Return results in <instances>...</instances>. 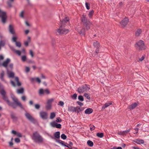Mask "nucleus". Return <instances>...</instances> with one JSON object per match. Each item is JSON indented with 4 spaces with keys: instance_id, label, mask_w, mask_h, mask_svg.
<instances>
[{
    "instance_id": "59",
    "label": "nucleus",
    "mask_w": 149,
    "mask_h": 149,
    "mask_svg": "<svg viewBox=\"0 0 149 149\" xmlns=\"http://www.w3.org/2000/svg\"><path fill=\"white\" fill-rule=\"evenodd\" d=\"M35 107L36 109H39L40 107V106L39 104H35Z\"/></svg>"
},
{
    "instance_id": "44",
    "label": "nucleus",
    "mask_w": 149,
    "mask_h": 149,
    "mask_svg": "<svg viewBox=\"0 0 149 149\" xmlns=\"http://www.w3.org/2000/svg\"><path fill=\"white\" fill-rule=\"evenodd\" d=\"M50 94V91L48 89L44 90V94Z\"/></svg>"
},
{
    "instance_id": "32",
    "label": "nucleus",
    "mask_w": 149,
    "mask_h": 149,
    "mask_svg": "<svg viewBox=\"0 0 149 149\" xmlns=\"http://www.w3.org/2000/svg\"><path fill=\"white\" fill-rule=\"evenodd\" d=\"M94 13V11L93 10H91L89 11L88 16L90 18H91L93 15Z\"/></svg>"
},
{
    "instance_id": "26",
    "label": "nucleus",
    "mask_w": 149,
    "mask_h": 149,
    "mask_svg": "<svg viewBox=\"0 0 149 149\" xmlns=\"http://www.w3.org/2000/svg\"><path fill=\"white\" fill-rule=\"evenodd\" d=\"M8 77L10 78H13L14 76V74L12 72H8Z\"/></svg>"
},
{
    "instance_id": "34",
    "label": "nucleus",
    "mask_w": 149,
    "mask_h": 149,
    "mask_svg": "<svg viewBox=\"0 0 149 149\" xmlns=\"http://www.w3.org/2000/svg\"><path fill=\"white\" fill-rule=\"evenodd\" d=\"M14 0H8L7 2V4L8 6L11 7L12 6V3L13 2Z\"/></svg>"
},
{
    "instance_id": "41",
    "label": "nucleus",
    "mask_w": 149,
    "mask_h": 149,
    "mask_svg": "<svg viewBox=\"0 0 149 149\" xmlns=\"http://www.w3.org/2000/svg\"><path fill=\"white\" fill-rule=\"evenodd\" d=\"M84 96L85 97H86L88 99L90 100V97L89 95L86 93H84Z\"/></svg>"
},
{
    "instance_id": "48",
    "label": "nucleus",
    "mask_w": 149,
    "mask_h": 149,
    "mask_svg": "<svg viewBox=\"0 0 149 149\" xmlns=\"http://www.w3.org/2000/svg\"><path fill=\"white\" fill-rule=\"evenodd\" d=\"M69 20V18L68 17H66L65 18L63 19V21L65 22H68Z\"/></svg>"
},
{
    "instance_id": "55",
    "label": "nucleus",
    "mask_w": 149,
    "mask_h": 149,
    "mask_svg": "<svg viewBox=\"0 0 149 149\" xmlns=\"http://www.w3.org/2000/svg\"><path fill=\"white\" fill-rule=\"evenodd\" d=\"M22 99L24 101H25L26 99V97L24 95L22 96L21 97Z\"/></svg>"
},
{
    "instance_id": "20",
    "label": "nucleus",
    "mask_w": 149,
    "mask_h": 149,
    "mask_svg": "<svg viewBox=\"0 0 149 149\" xmlns=\"http://www.w3.org/2000/svg\"><path fill=\"white\" fill-rule=\"evenodd\" d=\"M93 110L91 108H88L86 109L85 111V113L86 114H90L92 113Z\"/></svg>"
},
{
    "instance_id": "5",
    "label": "nucleus",
    "mask_w": 149,
    "mask_h": 149,
    "mask_svg": "<svg viewBox=\"0 0 149 149\" xmlns=\"http://www.w3.org/2000/svg\"><path fill=\"white\" fill-rule=\"evenodd\" d=\"M56 31L59 34H65L68 33L69 31L68 29L62 28V26H61Z\"/></svg>"
},
{
    "instance_id": "62",
    "label": "nucleus",
    "mask_w": 149,
    "mask_h": 149,
    "mask_svg": "<svg viewBox=\"0 0 149 149\" xmlns=\"http://www.w3.org/2000/svg\"><path fill=\"white\" fill-rule=\"evenodd\" d=\"M77 103L80 106H82L83 105V104L81 102L79 101H77Z\"/></svg>"
},
{
    "instance_id": "53",
    "label": "nucleus",
    "mask_w": 149,
    "mask_h": 149,
    "mask_svg": "<svg viewBox=\"0 0 149 149\" xmlns=\"http://www.w3.org/2000/svg\"><path fill=\"white\" fill-rule=\"evenodd\" d=\"M56 127L58 128H61V125L60 124L57 123Z\"/></svg>"
},
{
    "instance_id": "23",
    "label": "nucleus",
    "mask_w": 149,
    "mask_h": 149,
    "mask_svg": "<svg viewBox=\"0 0 149 149\" xmlns=\"http://www.w3.org/2000/svg\"><path fill=\"white\" fill-rule=\"evenodd\" d=\"M137 104L136 103H133L132 104L130 105L129 107V109H132L135 108Z\"/></svg>"
},
{
    "instance_id": "22",
    "label": "nucleus",
    "mask_w": 149,
    "mask_h": 149,
    "mask_svg": "<svg viewBox=\"0 0 149 149\" xmlns=\"http://www.w3.org/2000/svg\"><path fill=\"white\" fill-rule=\"evenodd\" d=\"M54 137L57 139H58L60 137V132L59 131L56 132L54 134Z\"/></svg>"
},
{
    "instance_id": "24",
    "label": "nucleus",
    "mask_w": 149,
    "mask_h": 149,
    "mask_svg": "<svg viewBox=\"0 0 149 149\" xmlns=\"http://www.w3.org/2000/svg\"><path fill=\"white\" fill-rule=\"evenodd\" d=\"M15 81H16L17 85L18 86H20L21 85V83L19 81V78L17 77H15Z\"/></svg>"
},
{
    "instance_id": "7",
    "label": "nucleus",
    "mask_w": 149,
    "mask_h": 149,
    "mask_svg": "<svg viewBox=\"0 0 149 149\" xmlns=\"http://www.w3.org/2000/svg\"><path fill=\"white\" fill-rule=\"evenodd\" d=\"M54 101L53 98H51L48 100L46 102V108L47 110H50L52 107V103Z\"/></svg>"
},
{
    "instance_id": "9",
    "label": "nucleus",
    "mask_w": 149,
    "mask_h": 149,
    "mask_svg": "<svg viewBox=\"0 0 149 149\" xmlns=\"http://www.w3.org/2000/svg\"><path fill=\"white\" fill-rule=\"evenodd\" d=\"M75 29L81 35H85V31L84 28H81L80 26H78L75 28Z\"/></svg>"
},
{
    "instance_id": "13",
    "label": "nucleus",
    "mask_w": 149,
    "mask_h": 149,
    "mask_svg": "<svg viewBox=\"0 0 149 149\" xmlns=\"http://www.w3.org/2000/svg\"><path fill=\"white\" fill-rule=\"evenodd\" d=\"M10 59L9 58H7L6 59V60L4 61L2 63H0V65H1L6 68H7L8 64L10 62Z\"/></svg>"
},
{
    "instance_id": "12",
    "label": "nucleus",
    "mask_w": 149,
    "mask_h": 149,
    "mask_svg": "<svg viewBox=\"0 0 149 149\" xmlns=\"http://www.w3.org/2000/svg\"><path fill=\"white\" fill-rule=\"evenodd\" d=\"M40 117L43 119H46L47 118L48 114L45 111H42L40 113Z\"/></svg>"
},
{
    "instance_id": "37",
    "label": "nucleus",
    "mask_w": 149,
    "mask_h": 149,
    "mask_svg": "<svg viewBox=\"0 0 149 149\" xmlns=\"http://www.w3.org/2000/svg\"><path fill=\"white\" fill-rule=\"evenodd\" d=\"M57 123L55 121H53L50 123V125L52 127H56Z\"/></svg>"
},
{
    "instance_id": "33",
    "label": "nucleus",
    "mask_w": 149,
    "mask_h": 149,
    "mask_svg": "<svg viewBox=\"0 0 149 149\" xmlns=\"http://www.w3.org/2000/svg\"><path fill=\"white\" fill-rule=\"evenodd\" d=\"M87 143L88 145L92 147L93 146V142L90 141V140H88L87 142Z\"/></svg>"
},
{
    "instance_id": "15",
    "label": "nucleus",
    "mask_w": 149,
    "mask_h": 149,
    "mask_svg": "<svg viewBox=\"0 0 149 149\" xmlns=\"http://www.w3.org/2000/svg\"><path fill=\"white\" fill-rule=\"evenodd\" d=\"M9 30L11 33L12 34H14L15 33L13 26L10 24L9 26Z\"/></svg>"
},
{
    "instance_id": "27",
    "label": "nucleus",
    "mask_w": 149,
    "mask_h": 149,
    "mask_svg": "<svg viewBox=\"0 0 149 149\" xmlns=\"http://www.w3.org/2000/svg\"><path fill=\"white\" fill-rule=\"evenodd\" d=\"M136 143L138 144H143L144 143V141L142 139H137L136 140Z\"/></svg>"
},
{
    "instance_id": "1",
    "label": "nucleus",
    "mask_w": 149,
    "mask_h": 149,
    "mask_svg": "<svg viewBox=\"0 0 149 149\" xmlns=\"http://www.w3.org/2000/svg\"><path fill=\"white\" fill-rule=\"evenodd\" d=\"M32 138L34 141L36 143H42L43 141V139L42 136L37 132L33 133Z\"/></svg>"
},
{
    "instance_id": "51",
    "label": "nucleus",
    "mask_w": 149,
    "mask_h": 149,
    "mask_svg": "<svg viewBox=\"0 0 149 149\" xmlns=\"http://www.w3.org/2000/svg\"><path fill=\"white\" fill-rule=\"evenodd\" d=\"M77 95L75 93L72 96V97L74 99L76 100L77 99Z\"/></svg>"
},
{
    "instance_id": "35",
    "label": "nucleus",
    "mask_w": 149,
    "mask_h": 149,
    "mask_svg": "<svg viewBox=\"0 0 149 149\" xmlns=\"http://www.w3.org/2000/svg\"><path fill=\"white\" fill-rule=\"evenodd\" d=\"M4 75V72L3 71L0 74V78L1 79L2 81H4V80L3 78V76Z\"/></svg>"
},
{
    "instance_id": "28",
    "label": "nucleus",
    "mask_w": 149,
    "mask_h": 149,
    "mask_svg": "<svg viewBox=\"0 0 149 149\" xmlns=\"http://www.w3.org/2000/svg\"><path fill=\"white\" fill-rule=\"evenodd\" d=\"M24 92V89L23 88H21L17 90V93L18 94H22Z\"/></svg>"
},
{
    "instance_id": "30",
    "label": "nucleus",
    "mask_w": 149,
    "mask_h": 149,
    "mask_svg": "<svg viewBox=\"0 0 149 149\" xmlns=\"http://www.w3.org/2000/svg\"><path fill=\"white\" fill-rule=\"evenodd\" d=\"M96 136L98 137L102 138L104 136V134L103 133H97L96 134Z\"/></svg>"
},
{
    "instance_id": "31",
    "label": "nucleus",
    "mask_w": 149,
    "mask_h": 149,
    "mask_svg": "<svg viewBox=\"0 0 149 149\" xmlns=\"http://www.w3.org/2000/svg\"><path fill=\"white\" fill-rule=\"evenodd\" d=\"M141 32V29H138L136 33V36H139Z\"/></svg>"
},
{
    "instance_id": "4",
    "label": "nucleus",
    "mask_w": 149,
    "mask_h": 149,
    "mask_svg": "<svg viewBox=\"0 0 149 149\" xmlns=\"http://www.w3.org/2000/svg\"><path fill=\"white\" fill-rule=\"evenodd\" d=\"M90 89L88 85H85L84 86L80 87L78 89V92L80 93H82L84 92L88 91Z\"/></svg>"
},
{
    "instance_id": "14",
    "label": "nucleus",
    "mask_w": 149,
    "mask_h": 149,
    "mask_svg": "<svg viewBox=\"0 0 149 149\" xmlns=\"http://www.w3.org/2000/svg\"><path fill=\"white\" fill-rule=\"evenodd\" d=\"M25 116L26 118L29 120L31 121H33L34 120V118L31 115L28 113H26L25 114Z\"/></svg>"
},
{
    "instance_id": "40",
    "label": "nucleus",
    "mask_w": 149,
    "mask_h": 149,
    "mask_svg": "<svg viewBox=\"0 0 149 149\" xmlns=\"http://www.w3.org/2000/svg\"><path fill=\"white\" fill-rule=\"evenodd\" d=\"M5 42L3 40L0 41V45L1 47H3L5 45Z\"/></svg>"
},
{
    "instance_id": "11",
    "label": "nucleus",
    "mask_w": 149,
    "mask_h": 149,
    "mask_svg": "<svg viewBox=\"0 0 149 149\" xmlns=\"http://www.w3.org/2000/svg\"><path fill=\"white\" fill-rule=\"evenodd\" d=\"M129 19L127 17H125L120 23L122 27H125L127 24Z\"/></svg>"
},
{
    "instance_id": "64",
    "label": "nucleus",
    "mask_w": 149,
    "mask_h": 149,
    "mask_svg": "<svg viewBox=\"0 0 149 149\" xmlns=\"http://www.w3.org/2000/svg\"><path fill=\"white\" fill-rule=\"evenodd\" d=\"M10 82L12 84V85L14 87H15L16 86V85L14 82L13 81H10Z\"/></svg>"
},
{
    "instance_id": "19",
    "label": "nucleus",
    "mask_w": 149,
    "mask_h": 149,
    "mask_svg": "<svg viewBox=\"0 0 149 149\" xmlns=\"http://www.w3.org/2000/svg\"><path fill=\"white\" fill-rule=\"evenodd\" d=\"M31 80L32 82H34L35 81H36L39 84L41 82V81L40 79L38 77L31 78Z\"/></svg>"
},
{
    "instance_id": "57",
    "label": "nucleus",
    "mask_w": 149,
    "mask_h": 149,
    "mask_svg": "<svg viewBox=\"0 0 149 149\" xmlns=\"http://www.w3.org/2000/svg\"><path fill=\"white\" fill-rule=\"evenodd\" d=\"M16 135H17V136L19 137H21L22 136V134L19 132H17Z\"/></svg>"
},
{
    "instance_id": "43",
    "label": "nucleus",
    "mask_w": 149,
    "mask_h": 149,
    "mask_svg": "<svg viewBox=\"0 0 149 149\" xmlns=\"http://www.w3.org/2000/svg\"><path fill=\"white\" fill-rule=\"evenodd\" d=\"M15 44L16 46L20 47H21V43L19 42H16Z\"/></svg>"
},
{
    "instance_id": "46",
    "label": "nucleus",
    "mask_w": 149,
    "mask_h": 149,
    "mask_svg": "<svg viewBox=\"0 0 149 149\" xmlns=\"http://www.w3.org/2000/svg\"><path fill=\"white\" fill-rule=\"evenodd\" d=\"M130 129H129L127 130L123 131L124 135H126V134L128 133V132H130Z\"/></svg>"
},
{
    "instance_id": "58",
    "label": "nucleus",
    "mask_w": 149,
    "mask_h": 149,
    "mask_svg": "<svg viewBox=\"0 0 149 149\" xmlns=\"http://www.w3.org/2000/svg\"><path fill=\"white\" fill-rule=\"evenodd\" d=\"M145 58V56H143L141 57L140 58H139V61H143L144 59Z\"/></svg>"
},
{
    "instance_id": "63",
    "label": "nucleus",
    "mask_w": 149,
    "mask_h": 149,
    "mask_svg": "<svg viewBox=\"0 0 149 149\" xmlns=\"http://www.w3.org/2000/svg\"><path fill=\"white\" fill-rule=\"evenodd\" d=\"M24 12L22 11L20 14V17L22 18H23L24 17Z\"/></svg>"
},
{
    "instance_id": "36",
    "label": "nucleus",
    "mask_w": 149,
    "mask_h": 149,
    "mask_svg": "<svg viewBox=\"0 0 149 149\" xmlns=\"http://www.w3.org/2000/svg\"><path fill=\"white\" fill-rule=\"evenodd\" d=\"M55 116L56 115L54 112L51 113L50 115V118L52 119L55 117Z\"/></svg>"
},
{
    "instance_id": "29",
    "label": "nucleus",
    "mask_w": 149,
    "mask_h": 149,
    "mask_svg": "<svg viewBox=\"0 0 149 149\" xmlns=\"http://www.w3.org/2000/svg\"><path fill=\"white\" fill-rule=\"evenodd\" d=\"M38 93L40 95L44 94V90L42 88H41L39 90Z\"/></svg>"
},
{
    "instance_id": "8",
    "label": "nucleus",
    "mask_w": 149,
    "mask_h": 149,
    "mask_svg": "<svg viewBox=\"0 0 149 149\" xmlns=\"http://www.w3.org/2000/svg\"><path fill=\"white\" fill-rule=\"evenodd\" d=\"M0 17L1 18L2 22L5 23L6 22L7 16L6 13L4 12L1 11L0 10Z\"/></svg>"
},
{
    "instance_id": "6",
    "label": "nucleus",
    "mask_w": 149,
    "mask_h": 149,
    "mask_svg": "<svg viewBox=\"0 0 149 149\" xmlns=\"http://www.w3.org/2000/svg\"><path fill=\"white\" fill-rule=\"evenodd\" d=\"M68 110L69 112H77V113H79L81 111L80 107H74L72 106L68 107Z\"/></svg>"
},
{
    "instance_id": "61",
    "label": "nucleus",
    "mask_w": 149,
    "mask_h": 149,
    "mask_svg": "<svg viewBox=\"0 0 149 149\" xmlns=\"http://www.w3.org/2000/svg\"><path fill=\"white\" fill-rule=\"evenodd\" d=\"M30 54L31 55V56L33 57V54L32 51L31 50H30Z\"/></svg>"
},
{
    "instance_id": "17",
    "label": "nucleus",
    "mask_w": 149,
    "mask_h": 149,
    "mask_svg": "<svg viewBox=\"0 0 149 149\" xmlns=\"http://www.w3.org/2000/svg\"><path fill=\"white\" fill-rule=\"evenodd\" d=\"M93 46L96 48H99L100 47V45L99 42L95 40L93 42Z\"/></svg>"
},
{
    "instance_id": "50",
    "label": "nucleus",
    "mask_w": 149,
    "mask_h": 149,
    "mask_svg": "<svg viewBox=\"0 0 149 149\" xmlns=\"http://www.w3.org/2000/svg\"><path fill=\"white\" fill-rule=\"evenodd\" d=\"M64 104V102L63 101H60L59 102L58 104V105H59L61 107H63V106Z\"/></svg>"
},
{
    "instance_id": "21",
    "label": "nucleus",
    "mask_w": 149,
    "mask_h": 149,
    "mask_svg": "<svg viewBox=\"0 0 149 149\" xmlns=\"http://www.w3.org/2000/svg\"><path fill=\"white\" fill-rule=\"evenodd\" d=\"M112 104L111 102H108L105 103L104 106L102 107V108L103 109H105L106 108L108 107V106Z\"/></svg>"
},
{
    "instance_id": "2",
    "label": "nucleus",
    "mask_w": 149,
    "mask_h": 149,
    "mask_svg": "<svg viewBox=\"0 0 149 149\" xmlns=\"http://www.w3.org/2000/svg\"><path fill=\"white\" fill-rule=\"evenodd\" d=\"M6 93L5 91L3 89H2L1 92V94L2 96L3 99L6 102L9 106H11L13 108H16V106L14 103L10 102L8 98L5 96Z\"/></svg>"
},
{
    "instance_id": "42",
    "label": "nucleus",
    "mask_w": 149,
    "mask_h": 149,
    "mask_svg": "<svg viewBox=\"0 0 149 149\" xmlns=\"http://www.w3.org/2000/svg\"><path fill=\"white\" fill-rule=\"evenodd\" d=\"M61 138L64 139H66L67 138V136L64 134H62L61 135Z\"/></svg>"
},
{
    "instance_id": "25",
    "label": "nucleus",
    "mask_w": 149,
    "mask_h": 149,
    "mask_svg": "<svg viewBox=\"0 0 149 149\" xmlns=\"http://www.w3.org/2000/svg\"><path fill=\"white\" fill-rule=\"evenodd\" d=\"M60 144H61L63 146L67 147L69 148V146H67L65 144H67L66 143L64 142V141L61 140H59L57 141Z\"/></svg>"
},
{
    "instance_id": "52",
    "label": "nucleus",
    "mask_w": 149,
    "mask_h": 149,
    "mask_svg": "<svg viewBox=\"0 0 149 149\" xmlns=\"http://www.w3.org/2000/svg\"><path fill=\"white\" fill-rule=\"evenodd\" d=\"M17 39V38L15 36H13L12 38V40L13 41L16 42V40Z\"/></svg>"
},
{
    "instance_id": "47",
    "label": "nucleus",
    "mask_w": 149,
    "mask_h": 149,
    "mask_svg": "<svg viewBox=\"0 0 149 149\" xmlns=\"http://www.w3.org/2000/svg\"><path fill=\"white\" fill-rule=\"evenodd\" d=\"M78 99L81 101H84V98L83 97V96L81 95H79L78 96Z\"/></svg>"
},
{
    "instance_id": "45",
    "label": "nucleus",
    "mask_w": 149,
    "mask_h": 149,
    "mask_svg": "<svg viewBox=\"0 0 149 149\" xmlns=\"http://www.w3.org/2000/svg\"><path fill=\"white\" fill-rule=\"evenodd\" d=\"M85 5L86 8L88 10H89L90 8V4L87 2H86Z\"/></svg>"
},
{
    "instance_id": "39",
    "label": "nucleus",
    "mask_w": 149,
    "mask_h": 149,
    "mask_svg": "<svg viewBox=\"0 0 149 149\" xmlns=\"http://www.w3.org/2000/svg\"><path fill=\"white\" fill-rule=\"evenodd\" d=\"M21 59L23 61H25L27 59L26 56L25 55L22 56L21 57Z\"/></svg>"
},
{
    "instance_id": "49",
    "label": "nucleus",
    "mask_w": 149,
    "mask_h": 149,
    "mask_svg": "<svg viewBox=\"0 0 149 149\" xmlns=\"http://www.w3.org/2000/svg\"><path fill=\"white\" fill-rule=\"evenodd\" d=\"M90 129L92 131L93 130H95V127L93 125H90Z\"/></svg>"
},
{
    "instance_id": "60",
    "label": "nucleus",
    "mask_w": 149,
    "mask_h": 149,
    "mask_svg": "<svg viewBox=\"0 0 149 149\" xmlns=\"http://www.w3.org/2000/svg\"><path fill=\"white\" fill-rule=\"evenodd\" d=\"M30 71V68L29 67H26L25 68V71L26 72H28Z\"/></svg>"
},
{
    "instance_id": "16",
    "label": "nucleus",
    "mask_w": 149,
    "mask_h": 149,
    "mask_svg": "<svg viewBox=\"0 0 149 149\" xmlns=\"http://www.w3.org/2000/svg\"><path fill=\"white\" fill-rule=\"evenodd\" d=\"M84 26H85L87 30H88L90 29V26L92 24L89 21H88L87 22L84 23Z\"/></svg>"
},
{
    "instance_id": "56",
    "label": "nucleus",
    "mask_w": 149,
    "mask_h": 149,
    "mask_svg": "<svg viewBox=\"0 0 149 149\" xmlns=\"http://www.w3.org/2000/svg\"><path fill=\"white\" fill-rule=\"evenodd\" d=\"M56 121L58 122H61L62 121V120L60 119V117H58L56 118Z\"/></svg>"
},
{
    "instance_id": "18",
    "label": "nucleus",
    "mask_w": 149,
    "mask_h": 149,
    "mask_svg": "<svg viewBox=\"0 0 149 149\" xmlns=\"http://www.w3.org/2000/svg\"><path fill=\"white\" fill-rule=\"evenodd\" d=\"M81 20L82 22L84 23L87 22L88 21H89V20H88L87 18L86 17V15L84 14L82 15V17L81 18Z\"/></svg>"
},
{
    "instance_id": "38",
    "label": "nucleus",
    "mask_w": 149,
    "mask_h": 149,
    "mask_svg": "<svg viewBox=\"0 0 149 149\" xmlns=\"http://www.w3.org/2000/svg\"><path fill=\"white\" fill-rule=\"evenodd\" d=\"M13 51L15 52L18 55L20 56L21 55V52L20 51L15 50V49H14Z\"/></svg>"
},
{
    "instance_id": "10",
    "label": "nucleus",
    "mask_w": 149,
    "mask_h": 149,
    "mask_svg": "<svg viewBox=\"0 0 149 149\" xmlns=\"http://www.w3.org/2000/svg\"><path fill=\"white\" fill-rule=\"evenodd\" d=\"M11 98L14 102L16 103L17 106H19L21 108L23 109V106L21 103L19 101L18 99L16 98L14 95L11 97Z\"/></svg>"
},
{
    "instance_id": "3",
    "label": "nucleus",
    "mask_w": 149,
    "mask_h": 149,
    "mask_svg": "<svg viewBox=\"0 0 149 149\" xmlns=\"http://www.w3.org/2000/svg\"><path fill=\"white\" fill-rule=\"evenodd\" d=\"M135 47L139 50H144L146 48L144 42L142 40H140L137 42L135 44Z\"/></svg>"
},
{
    "instance_id": "54",
    "label": "nucleus",
    "mask_w": 149,
    "mask_h": 149,
    "mask_svg": "<svg viewBox=\"0 0 149 149\" xmlns=\"http://www.w3.org/2000/svg\"><path fill=\"white\" fill-rule=\"evenodd\" d=\"M15 141L17 143H19L20 141V139L18 138H16L15 139Z\"/></svg>"
}]
</instances>
